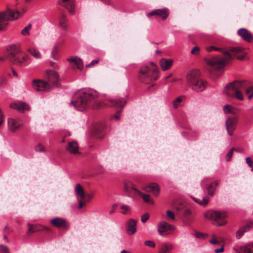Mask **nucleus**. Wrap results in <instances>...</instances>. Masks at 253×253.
Returning a JSON list of instances; mask_svg holds the SVG:
<instances>
[{"label":"nucleus","instance_id":"nucleus-35","mask_svg":"<svg viewBox=\"0 0 253 253\" xmlns=\"http://www.w3.org/2000/svg\"><path fill=\"white\" fill-rule=\"evenodd\" d=\"M241 91V90H232V93L233 95L231 96V97H235L236 99L240 101L243 100L244 99V97Z\"/></svg>","mask_w":253,"mask_h":253},{"label":"nucleus","instance_id":"nucleus-40","mask_svg":"<svg viewBox=\"0 0 253 253\" xmlns=\"http://www.w3.org/2000/svg\"><path fill=\"white\" fill-rule=\"evenodd\" d=\"M207 50L210 52L212 50H216L219 51L222 53H223V52H226V51H225L223 48H220V47H216L214 46H209L207 47Z\"/></svg>","mask_w":253,"mask_h":253},{"label":"nucleus","instance_id":"nucleus-18","mask_svg":"<svg viewBox=\"0 0 253 253\" xmlns=\"http://www.w3.org/2000/svg\"><path fill=\"white\" fill-rule=\"evenodd\" d=\"M106 128L104 123L101 122L96 124L93 129V135L97 138H101L104 135V131Z\"/></svg>","mask_w":253,"mask_h":253},{"label":"nucleus","instance_id":"nucleus-44","mask_svg":"<svg viewBox=\"0 0 253 253\" xmlns=\"http://www.w3.org/2000/svg\"><path fill=\"white\" fill-rule=\"evenodd\" d=\"M58 50L57 46H55L52 52V56L54 59L58 58Z\"/></svg>","mask_w":253,"mask_h":253},{"label":"nucleus","instance_id":"nucleus-63","mask_svg":"<svg viewBox=\"0 0 253 253\" xmlns=\"http://www.w3.org/2000/svg\"><path fill=\"white\" fill-rule=\"evenodd\" d=\"M117 206L116 205H114L112 207V210L113 209H115L116 208Z\"/></svg>","mask_w":253,"mask_h":253},{"label":"nucleus","instance_id":"nucleus-33","mask_svg":"<svg viewBox=\"0 0 253 253\" xmlns=\"http://www.w3.org/2000/svg\"><path fill=\"white\" fill-rule=\"evenodd\" d=\"M192 198L195 202L202 206L207 205L209 202V199L207 197H204L202 200H200L199 199L193 197H192Z\"/></svg>","mask_w":253,"mask_h":253},{"label":"nucleus","instance_id":"nucleus-48","mask_svg":"<svg viewBox=\"0 0 253 253\" xmlns=\"http://www.w3.org/2000/svg\"><path fill=\"white\" fill-rule=\"evenodd\" d=\"M192 214V211L190 209H186L184 210L183 212V216L185 217H188Z\"/></svg>","mask_w":253,"mask_h":253},{"label":"nucleus","instance_id":"nucleus-8","mask_svg":"<svg viewBox=\"0 0 253 253\" xmlns=\"http://www.w3.org/2000/svg\"><path fill=\"white\" fill-rule=\"evenodd\" d=\"M75 191L77 194L78 201L79 202V209H82L86 204L92 198L93 194L85 193L80 184L76 186Z\"/></svg>","mask_w":253,"mask_h":253},{"label":"nucleus","instance_id":"nucleus-16","mask_svg":"<svg viewBox=\"0 0 253 253\" xmlns=\"http://www.w3.org/2000/svg\"><path fill=\"white\" fill-rule=\"evenodd\" d=\"M33 87L37 91H47L51 89V86L47 82L41 80H34Z\"/></svg>","mask_w":253,"mask_h":253},{"label":"nucleus","instance_id":"nucleus-9","mask_svg":"<svg viewBox=\"0 0 253 253\" xmlns=\"http://www.w3.org/2000/svg\"><path fill=\"white\" fill-rule=\"evenodd\" d=\"M126 104V101L124 99H112V111L115 112L113 118L116 120H120V114Z\"/></svg>","mask_w":253,"mask_h":253},{"label":"nucleus","instance_id":"nucleus-17","mask_svg":"<svg viewBox=\"0 0 253 253\" xmlns=\"http://www.w3.org/2000/svg\"><path fill=\"white\" fill-rule=\"evenodd\" d=\"M169 15V11L167 8L163 9H155L147 14L148 17L156 16L161 17L162 19L165 20L167 18Z\"/></svg>","mask_w":253,"mask_h":253},{"label":"nucleus","instance_id":"nucleus-10","mask_svg":"<svg viewBox=\"0 0 253 253\" xmlns=\"http://www.w3.org/2000/svg\"><path fill=\"white\" fill-rule=\"evenodd\" d=\"M244 82L235 81L228 84L224 90V92L227 96H233L232 90H241L244 89Z\"/></svg>","mask_w":253,"mask_h":253},{"label":"nucleus","instance_id":"nucleus-15","mask_svg":"<svg viewBox=\"0 0 253 253\" xmlns=\"http://www.w3.org/2000/svg\"><path fill=\"white\" fill-rule=\"evenodd\" d=\"M27 226L28 227L27 235L28 236H30L35 232L41 231H45L46 232L51 231V229L49 228L40 224L28 223Z\"/></svg>","mask_w":253,"mask_h":253},{"label":"nucleus","instance_id":"nucleus-39","mask_svg":"<svg viewBox=\"0 0 253 253\" xmlns=\"http://www.w3.org/2000/svg\"><path fill=\"white\" fill-rule=\"evenodd\" d=\"M172 249V246L167 245L166 244H164L162 246L161 250H160V253H167L168 251Z\"/></svg>","mask_w":253,"mask_h":253},{"label":"nucleus","instance_id":"nucleus-36","mask_svg":"<svg viewBox=\"0 0 253 253\" xmlns=\"http://www.w3.org/2000/svg\"><path fill=\"white\" fill-rule=\"evenodd\" d=\"M121 210V212L123 214H128L131 212L130 208L129 206L123 205L120 207Z\"/></svg>","mask_w":253,"mask_h":253},{"label":"nucleus","instance_id":"nucleus-12","mask_svg":"<svg viewBox=\"0 0 253 253\" xmlns=\"http://www.w3.org/2000/svg\"><path fill=\"white\" fill-rule=\"evenodd\" d=\"M238 122V118L237 116L228 117L225 122L226 129L230 136L232 135L236 127Z\"/></svg>","mask_w":253,"mask_h":253},{"label":"nucleus","instance_id":"nucleus-22","mask_svg":"<svg viewBox=\"0 0 253 253\" xmlns=\"http://www.w3.org/2000/svg\"><path fill=\"white\" fill-rule=\"evenodd\" d=\"M50 223L53 226L58 228L67 229L68 226L66 221L61 218H53L51 220Z\"/></svg>","mask_w":253,"mask_h":253},{"label":"nucleus","instance_id":"nucleus-24","mask_svg":"<svg viewBox=\"0 0 253 253\" xmlns=\"http://www.w3.org/2000/svg\"><path fill=\"white\" fill-rule=\"evenodd\" d=\"M61 6L64 7L70 14L74 13L75 2L72 0H60Z\"/></svg>","mask_w":253,"mask_h":253},{"label":"nucleus","instance_id":"nucleus-53","mask_svg":"<svg viewBox=\"0 0 253 253\" xmlns=\"http://www.w3.org/2000/svg\"><path fill=\"white\" fill-rule=\"evenodd\" d=\"M99 60H94L92 61L90 63L86 65L85 67L86 68H89L93 66L95 64H96L98 63Z\"/></svg>","mask_w":253,"mask_h":253},{"label":"nucleus","instance_id":"nucleus-37","mask_svg":"<svg viewBox=\"0 0 253 253\" xmlns=\"http://www.w3.org/2000/svg\"><path fill=\"white\" fill-rule=\"evenodd\" d=\"M32 28V24H29L26 27H25L22 31L21 34L23 36H28L30 35V31Z\"/></svg>","mask_w":253,"mask_h":253},{"label":"nucleus","instance_id":"nucleus-57","mask_svg":"<svg viewBox=\"0 0 253 253\" xmlns=\"http://www.w3.org/2000/svg\"><path fill=\"white\" fill-rule=\"evenodd\" d=\"M224 251V248L222 246L221 248L220 249H216L215 250V253H222Z\"/></svg>","mask_w":253,"mask_h":253},{"label":"nucleus","instance_id":"nucleus-6","mask_svg":"<svg viewBox=\"0 0 253 253\" xmlns=\"http://www.w3.org/2000/svg\"><path fill=\"white\" fill-rule=\"evenodd\" d=\"M206 218L212 221L213 224L217 226H221L226 224L225 220L227 214L225 212H220L217 211H208L204 215Z\"/></svg>","mask_w":253,"mask_h":253},{"label":"nucleus","instance_id":"nucleus-61","mask_svg":"<svg viewBox=\"0 0 253 253\" xmlns=\"http://www.w3.org/2000/svg\"><path fill=\"white\" fill-rule=\"evenodd\" d=\"M12 73H13V75L14 76L17 77L18 75H17V73L15 71H14V70H12Z\"/></svg>","mask_w":253,"mask_h":253},{"label":"nucleus","instance_id":"nucleus-25","mask_svg":"<svg viewBox=\"0 0 253 253\" xmlns=\"http://www.w3.org/2000/svg\"><path fill=\"white\" fill-rule=\"evenodd\" d=\"M10 107L22 113L29 109L28 105L26 103L22 102L12 103L10 105Z\"/></svg>","mask_w":253,"mask_h":253},{"label":"nucleus","instance_id":"nucleus-29","mask_svg":"<svg viewBox=\"0 0 253 253\" xmlns=\"http://www.w3.org/2000/svg\"><path fill=\"white\" fill-rule=\"evenodd\" d=\"M8 125L10 130L13 132L15 131L18 129L21 125L18 120L12 118L8 119Z\"/></svg>","mask_w":253,"mask_h":253},{"label":"nucleus","instance_id":"nucleus-26","mask_svg":"<svg viewBox=\"0 0 253 253\" xmlns=\"http://www.w3.org/2000/svg\"><path fill=\"white\" fill-rule=\"evenodd\" d=\"M253 227V221H249L244 226L240 228L237 232L236 237L237 239H240L244 234L245 232L249 231Z\"/></svg>","mask_w":253,"mask_h":253},{"label":"nucleus","instance_id":"nucleus-49","mask_svg":"<svg viewBox=\"0 0 253 253\" xmlns=\"http://www.w3.org/2000/svg\"><path fill=\"white\" fill-rule=\"evenodd\" d=\"M149 213H146L143 214L141 216V221L143 223H145V222H146L147 221V220L149 219Z\"/></svg>","mask_w":253,"mask_h":253},{"label":"nucleus","instance_id":"nucleus-42","mask_svg":"<svg viewBox=\"0 0 253 253\" xmlns=\"http://www.w3.org/2000/svg\"><path fill=\"white\" fill-rule=\"evenodd\" d=\"M246 93L249 95V99H251L253 96V86H250L246 90Z\"/></svg>","mask_w":253,"mask_h":253},{"label":"nucleus","instance_id":"nucleus-21","mask_svg":"<svg viewBox=\"0 0 253 253\" xmlns=\"http://www.w3.org/2000/svg\"><path fill=\"white\" fill-rule=\"evenodd\" d=\"M137 222V220L132 218L129 219L126 222V231L128 235H133L136 232Z\"/></svg>","mask_w":253,"mask_h":253},{"label":"nucleus","instance_id":"nucleus-55","mask_svg":"<svg viewBox=\"0 0 253 253\" xmlns=\"http://www.w3.org/2000/svg\"><path fill=\"white\" fill-rule=\"evenodd\" d=\"M209 242L210 243H211L212 244H214V245L219 244V242L216 240V238L214 235L213 236L212 238Z\"/></svg>","mask_w":253,"mask_h":253},{"label":"nucleus","instance_id":"nucleus-47","mask_svg":"<svg viewBox=\"0 0 253 253\" xmlns=\"http://www.w3.org/2000/svg\"><path fill=\"white\" fill-rule=\"evenodd\" d=\"M0 251L3 253H9L8 248L3 245H0Z\"/></svg>","mask_w":253,"mask_h":253},{"label":"nucleus","instance_id":"nucleus-62","mask_svg":"<svg viewBox=\"0 0 253 253\" xmlns=\"http://www.w3.org/2000/svg\"><path fill=\"white\" fill-rule=\"evenodd\" d=\"M121 253H128V252L126 250H123Z\"/></svg>","mask_w":253,"mask_h":253},{"label":"nucleus","instance_id":"nucleus-11","mask_svg":"<svg viewBox=\"0 0 253 253\" xmlns=\"http://www.w3.org/2000/svg\"><path fill=\"white\" fill-rule=\"evenodd\" d=\"M125 190L128 192L131 190L134 191L137 193L139 195L142 197L144 202L149 203L150 204H154V201L150 198V196L149 194H143L139 190L135 188L131 182L125 183L124 185Z\"/></svg>","mask_w":253,"mask_h":253},{"label":"nucleus","instance_id":"nucleus-27","mask_svg":"<svg viewBox=\"0 0 253 253\" xmlns=\"http://www.w3.org/2000/svg\"><path fill=\"white\" fill-rule=\"evenodd\" d=\"M68 61L70 62L73 67H75L80 70L83 68V63L82 60L78 57H71L68 59Z\"/></svg>","mask_w":253,"mask_h":253},{"label":"nucleus","instance_id":"nucleus-13","mask_svg":"<svg viewBox=\"0 0 253 253\" xmlns=\"http://www.w3.org/2000/svg\"><path fill=\"white\" fill-rule=\"evenodd\" d=\"M46 79L48 83L52 86H58L59 85V76L57 72L54 70L47 71Z\"/></svg>","mask_w":253,"mask_h":253},{"label":"nucleus","instance_id":"nucleus-58","mask_svg":"<svg viewBox=\"0 0 253 253\" xmlns=\"http://www.w3.org/2000/svg\"><path fill=\"white\" fill-rule=\"evenodd\" d=\"M4 231L6 234H8L10 232V229L8 226H6L4 227Z\"/></svg>","mask_w":253,"mask_h":253},{"label":"nucleus","instance_id":"nucleus-5","mask_svg":"<svg viewBox=\"0 0 253 253\" xmlns=\"http://www.w3.org/2000/svg\"><path fill=\"white\" fill-rule=\"evenodd\" d=\"M6 58L12 63L20 65L26 62L27 55L22 53L20 48L15 46H9L7 50Z\"/></svg>","mask_w":253,"mask_h":253},{"label":"nucleus","instance_id":"nucleus-41","mask_svg":"<svg viewBox=\"0 0 253 253\" xmlns=\"http://www.w3.org/2000/svg\"><path fill=\"white\" fill-rule=\"evenodd\" d=\"M182 101V98L181 97H177L175 99H174L173 101V107L174 109H176L179 106L180 103Z\"/></svg>","mask_w":253,"mask_h":253},{"label":"nucleus","instance_id":"nucleus-32","mask_svg":"<svg viewBox=\"0 0 253 253\" xmlns=\"http://www.w3.org/2000/svg\"><path fill=\"white\" fill-rule=\"evenodd\" d=\"M240 253H253V244L241 247Z\"/></svg>","mask_w":253,"mask_h":253},{"label":"nucleus","instance_id":"nucleus-60","mask_svg":"<svg viewBox=\"0 0 253 253\" xmlns=\"http://www.w3.org/2000/svg\"><path fill=\"white\" fill-rule=\"evenodd\" d=\"M3 239L6 241V242L7 243H8V242H9V240H8V238H7V236H6L5 234H4V235H3Z\"/></svg>","mask_w":253,"mask_h":253},{"label":"nucleus","instance_id":"nucleus-14","mask_svg":"<svg viewBox=\"0 0 253 253\" xmlns=\"http://www.w3.org/2000/svg\"><path fill=\"white\" fill-rule=\"evenodd\" d=\"M175 227L169 223L162 221L158 224V232L161 235H166L169 234V231L174 230Z\"/></svg>","mask_w":253,"mask_h":253},{"label":"nucleus","instance_id":"nucleus-64","mask_svg":"<svg viewBox=\"0 0 253 253\" xmlns=\"http://www.w3.org/2000/svg\"><path fill=\"white\" fill-rule=\"evenodd\" d=\"M51 65L52 66H53V67H55V63L51 62Z\"/></svg>","mask_w":253,"mask_h":253},{"label":"nucleus","instance_id":"nucleus-4","mask_svg":"<svg viewBox=\"0 0 253 253\" xmlns=\"http://www.w3.org/2000/svg\"><path fill=\"white\" fill-rule=\"evenodd\" d=\"M151 67L147 65L141 67L138 74L139 81L144 84H151L152 82L158 79L159 77L158 69L153 62H151Z\"/></svg>","mask_w":253,"mask_h":253},{"label":"nucleus","instance_id":"nucleus-59","mask_svg":"<svg viewBox=\"0 0 253 253\" xmlns=\"http://www.w3.org/2000/svg\"><path fill=\"white\" fill-rule=\"evenodd\" d=\"M234 151H235L237 152H241V153L243 152V149L242 148H234Z\"/></svg>","mask_w":253,"mask_h":253},{"label":"nucleus","instance_id":"nucleus-3","mask_svg":"<svg viewBox=\"0 0 253 253\" xmlns=\"http://www.w3.org/2000/svg\"><path fill=\"white\" fill-rule=\"evenodd\" d=\"M186 82L193 90L198 92L203 91L208 85L207 82L201 78L200 71L196 69L187 73Z\"/></svg>","mask_w":253,"mask_h":253},{"label":"nucleus","instance_id":"nucleus-43","mask_svg":"<svg viewBox=\"0 0 253 253\" xmlns=\"http://www.w3.org/2000/svg\"><path fill=\"white\" fill-rule=\"evenodd\" d=\"M234 150V148H231L229 150V151L228 152V153L226 154V160L227 162L231 160V159L233 156Z\"/></svg>","mask_w":253,"mask_h":253},{"label":"nucleus","instance_id":"nucleus-56","mask_svg":"<svg viewBox=\"0 0 253 253\" xmlns=\"http://www.w3.org/2000/svg\"><path fill=\"white\" fill-rule=\"evenodd\" d=\"M195 236L197 238L203 239L204 238L205 235L200 232H197L196 233Z\"/></svg>","mask_w":253,"mask_h":253},{"label":"nucleus","instance_id":"nucleus-34","mask_svg":"<svg viewBox=\"0 0 253 253\" xmlns=\"http://www.w3.org/2000/svg\"><path fill=\"white\" fill-rule=\"evenodd\" d=\"M34 150L36 152L38 153H45L46 149L45 147L41 143L37 144L34 148Z\"/></svg>","mask_w":253,"mask_h":253},{"label":"nucleus","instance_id":"nucleus-31","mask_svg":"<svg viewBox=\"0 0 253 253\" xmlns=\"http://www.w3.org/2000/svg\"><path fill=\"white\" fill-rule=\"evenodd\" d=\"M219 184L218 181H215L210 185H207L206 189L208 190V194L210 196H212L214 195L215 188Z\"/></svg>","mask_w":253,"mask_h":253},{"label":"nucleus","instance_id":"nucleus-51","mask_svg":"<svg viewBox=\"0 0 253 253\" xmlns=\"http://www.w3.org/2000/svg\"><path fill=\"white\" fill-rule=\"evenodd\" d=\"M246 161L248 166L252 168V170H253V163L252 159L250 157H247L246 159Z\"/></svg>","mask_w":253,"mask_h":253},{"label":"nucleus","instance_id":"nucleus-50","mask_svg":"<svg viewBox=\"0 0 253 253\" xmlns=\"http://www.w3.org/2000/svg\"><path fill=\"white\" fill-rule=\"evenodd\" d=\"M231 108V106L229 105H225L223 107V111H224V113L226 114L232 113V112L230 110Z\"/></svg>","mask_w":253,"mask_h":253},{"label":"nucleus","instance_id":"nucleus-2","mask_svg":"<svg viewBox=\"0 0 253 253\" xmlns=\"http://www.w3.org/2000/svg\"><path fill=\"white\" fill-rule=\"evenodd\" d=\"M98 93L94 90H81L76 93L75 100L70 102L75 108L80 111L89 108L95 109L100 107Z\"/></svg>","mask_w":253,"mask_h":253},{"label":"nucleus","instance_id":"nucleus-30","mask_svg":"<svg viewBox=\"0 0 253 253\" xmlns=\"http://www.w3.org/2000/svg\"><path fill=\"white\" fill-rule=\"evenodd\" d=\"M66 148L71 154H76L79 153L78 145L75 141L69 142Z\"/></svg>","mask_w":253,"mask_h":253},{"label":"nucleus","instance_id":"nucleus-20","mask_svg":"<svg viewBox=\"0 0 253 253\" xmlns=\"http://www.w3.org/2000/svg\"><path fill=\"white\" fill-rule=\"evenodd\" d=\"M68 18L66 14L61 12L58 17V25L64 31H67L68 29Z\"/></svg>","mask_w":253,"mask_h":253},{"label":"nucleus","instance_id":"nucleus-19","mask_svg":"<svg viewBox=\"0 0 253 253\" xmlns=\"http://www.w3.org/2000/svg\"><path fill=\"white\" fill-rule=\"evenodd\" d=\"M238 34L244 41L248 42H253V36L245 28L239 29L238 31Z\"/></svg>","mask_w":253,"mask_h":253},{"label":"nucleus","instance_id":"nucleus-38","mask_svg":"<svg viewBox=\"0 0 253 253\" xmlns=\"http://www.w3.org/2000/svg\"><path fill=\"white\" fill-rule=\"evenodd\" d=\"M28 52H30L36 58H39L41 57L40 52L35 48H29Z\"/></svg>","mask_w":253,"mask_h":253},{"label":"nucleus","instance_id":"nucleus-54","mask_svg":"<svg viewBox=\"0 0 253 253\" xmlns=\"http://www.w3.org/2000/svg\"><path fill=\"white\" fill-rule=\"evenodd\" d=\"M6 78L5 77L1 76L0 77V86L6 84Z\"/></svg>","mask_w":253,"mask_h":253},{"label":"nucleus","instance_id":"nucleus-46","mask_svg":"<svg viewBox=\"0 0 253 253\" xmlns=\"http://www.w3.org/2000/svg\"><path fill=\"white\" fill-rule=\"evenodd\" d=\"M167 216L168 218H170L171 220L175 219V215L174 213L170 210H168L167 211Z\"/></svg>","mask_w":253,"mask_h":253},{"label":"nucleus","instance_id":"nucleus-28","mask_svg":"<svg viewBox=\"0 0 253 253\" xmlns=\"http://www.w3.org/2000/svg\"><path fill=\"white\" fill-rule=\"evenodd\" d=\"M173 61L170 59L162 58L160 61V65L163 71L169 69L172 66Z\"/></svg>","mask_w":253,"mask_h":253},{"label":"nucleus","instance_id":"nucleus-23","mask_svg":"<svg viewBox=\"0 0 253 253\" xmlns=\"http://www.w3.org/2000/svg\"><path fill=\"white\" fill-rule=\"evenodd\" d=\"M142 189L147 192H151L155 196H158L159 194L160 189L157 183H153L146 186L142 187Z\"/></svg>","mask_w":253,"mask_h":253},{"label":"nucleus","instance_id":"nucleus-52","mask_svg":"<svg viewBox=\"0 0 253 253\" xmlns=\"http://www.w3.org/2000/svg\"><path fill=\"white\" fill-rule=\"evenodd\" d=\"M144 244L146 245V246H147L148 247H152V248H155V243L153 242V241H146L145 242H144Z\"/></svg>","mask_w":253,"mask_h":253},{"label":"nucleus","instance_id":"nucleus-45","mask_svg":"<svg viewBox=\"0 0 253 253\" xmlns=\"http://www.w3.org/2000/svg\"><path fill=\"white\" fill-rule=\"evenodd\" d=\"M200 48L198 46H194L191 51V53L193 55H197L200 53Z\"/></svg>","mask_w":253,"mask_h":253},{"label":"nucleus","instance_id":"nucleus-7","mask_svg":"<svg viewBox=\"0 0 253 253\" xmlns=\"http://www.w3.org/2000/svg\"><path fill=\"white\" fill-rule=\"evenodd\" d=\"M20 15L19 11L14 12L9 8L0 12V31H4L8 25V21L17 19Z\"/></svg>","mask_w":253,"mask_h":253},{"label":"nucleus","instance_id":"nucleus-1","mask_svg":"<svg viewBox=\"0 0 253 253\" xmlns=\"http://www.w3.org/2000/svg\"><path fill=\"white\" fill-rule=\"evenodd\" d=\"M244 49L241 47H230L228 51L223 52L224 57L219 55L212 56L205 59L206 63L213 70L218 71L223 69L232 59L237 58L243 60L246 57L245 54H242Z\"/></svg>","mask_w":253,"mask_h":253}]
</instances>
